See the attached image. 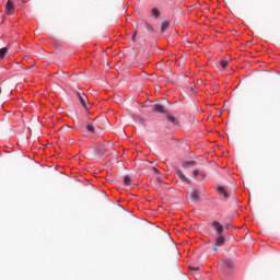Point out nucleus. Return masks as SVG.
Here are the masks:
<instances>
[{"instance_id": "2", "label": "nucleus", "mask_w": 280, "mask_h": 280, "mask_svg": "<svg viewBox=\"0 0 280 280\" xmlns=\"http://www.w3.org/2000/svg\"><path fill=\"white\" fill-rule=\"evenodd\" d=\"M224 244H226V238L221 234L215 240V245L213 246L214 253H218V246H224Z\"/></svg>"}, {"instance_id": "22", "label": "nucleus", "mask_w": 280, "mask_h": 280, "mask_svg": "<svg viewBox=\"0 0 280 280\" xmlns=\"http://www.w3.org/2000/svg\"><path fill=\"white\" fill-rule=\"evenodd\" d=\"M198 174H200V171L199 170H195L194 171V176H198Z\"/></svg>"}, {"instance_id": "9", "label": "nucleus", "mask_w": 280, "mask_h": 280, "mask_svg": "<svg viewBox=\"0 0 280 280\" xmlns=\"http://www.w3.org/2000/svg\"><path fill=\"white\" fill-rule=\"evenodd\" d=\"M153 113H165V106L161 104H155L152 106Z\"/></svg>"}, {"instance_id": "3", "label": "nucleus", "mask_w": 280, "mask_h": 280, "mask_svg": "<svg viewBox=\"0 0 280 280\" xmlns=\"http://www.w3.org/2000/svg\"><path fill=\"white\" fill-rule=\"evenodd\" d=\"M77 97L80 102V104L85 108V110H89V106L86 105V102H89V97H86L83 93L78 92Z\"/></svg>"}, {"instance_id": "7", "label": "nucleus", "mask_w": 280, "mask_h": 280, "mask_svg": "<svg viewBox=\"0 0 280 280\" xmlns=\"http://www.w3.org/2000/svg\"><path fill=\"white\" fill-rule=\"evenodd\" d=\"M189 200H191V202H198L200 200V192L192 190L189 195Z\"/></svg>"}, {"instance_id": "26", "label": "nucleus", "mask_w": 280, "mask_h": 280, "mask_svg": "<svg viewBox=\"0 0 280 280\" xmlns=\"http://www.w3.org/2000/svg\"><path fill=\"white\" fill-rule=\"evenodd\" d=\"M0 94H1V88H0Z\"/></svg>"}, {"instance_id": "25", "label": "nucleus", "mask_w": 280, "mask_h": 280, "mask_svg": "<svg viewBox=\"0 0 280 280\" xmlns=\"http://www.w3.org/2000/svg\"><path fill=\"white\" fill-rule=\"evenodd\" d=\"M226 226H231V223H226Z\"/></svg>"}, {"instance_id": "12", "label": "nucleus", "mask_w": 280, "mask_h": 280, "mask_svg": "<svg viewBox=\"0 0 280 280\" xmlns=\"http://www.w3.org/2000/svg\"><path fill=\"white\" fill-rule=\"evenodd\" d=\"M122 183L125 185L130 186V185H132V178H130L129 176H125V177H122Z\"/></svg>"}, {"instance_id": "21", "label": "nucleus", "mask_w": 280, "mask_h": 280, "mask_svg": "<svg viewBox=\"0 0 280 280\" xmlns=\"http://www.w3.org/2000/svg\"><path fill=\"white\" fill-rule=\"evenodd\" d=\"M131 40H133V43H137V32L133 33Z\"/></svg>"}, {"instance_id": "13", "label": "nucleus", "mask_w": 280, "mask_h": 280, "mask_svg": "<svg viewBox=\"0 0 280 280\" xmlns=\"http://www.w3.org/2000/svg\"><path fill=\"white\" fill-rule=\"evenodd\" d=\"M152 15L154 16V19H159V16H161V11H159V9L156 8H153Z\"/></svg>"}, {"instance_id": "5", "label": "nucleus", "mask_w": 280, "mask_h": 280, "mask_svg": "<svg viewBox=\"0 0 280 280\" xmlns=\"http://www.w3.org/2000/svg\"><path fill=\"white\" fill-rule=\"evenodd\" d=\"M5 14H8L9 16H12V14H14V2H12V0H8L5 4Z\"/></svg>"}, {"instance_id": "10", "label": "nucleus", "mask_w": 280, "mask_h": 280, "mask_svg": "<svg viewBox=\"0 0 280 280\" xmlns=\"http://www.w3.org/2000/svg\"><path fill=\"white\" fill-rule=\"evenodd\" d=\"M148 174H149V176H154L155 174H161V173L159 172V168H156V167L152 166V164H150Z\"/></svg>"}, {"instance_id": "14", "label": "nucleus", "mask_w": 280, "mask_h": 280, "mask_svg": "<svg viewBox=\"0 0 280 280\" xmlns=\"http://www.w3.org/2000/svg\"><path fill=\"white\" fill-rule=\"evenodd\" d=\"M7 54H8V47H3L0 49V58H5Z\"/></svg>"}, {"instance_id": "8", "label": "nucleus", "mask_w": 280, "mask_h": 280, "mask_svg": "<svg viewBox=\"0 0 280 280\" xmlns=\"http://www.w3.org/2000/svg\"><path fill=\"white\" fill-rule=\"evenodd\" d=\"M182 165L185 170H190V167H196V165H198V162L187 161V162H184Z\"/></svg>"}, {"instance_id": "23", "label": "nucleus", "mask_w": 280, "mask_h": 280, "mask_svg": "<svg viewBox=\"0 0 280 280\" xmlns=\"http://www.w3.org/2000/svg\"><path fill=\"white\" fill-rule=\"evenodd\" d=\"M190 270L198 271V270H200V268L199 267H190Z\"/></svg>"}, {"instance_id": "18", "label": "nucleus", "mask_w": 280, "mask_h": 280, "mask_svg": "<svg viewBox=\"0 0 280 280\" xmlns=\"http://www.w3.org/2000/svg\"><path fill=\"white\" fill-rule=\"evenodd\" d=\"M229 62L226 60H221L220 61V67H222V69H226Z\"/></svg>"}, {"instance_id": "17", "label": "nucleus", "mask_w": 280, "mask_h": 280, "mask_svg": "<svg viewBox=\"0 0 280 280\" xmlns=\"http://www.w3.org/2000/svg\"><path fill=\"white\" fill-rule=\"evenodd\" d=\"M167 120L171 122V124H176V117L172 116V115H168L167 116Z\"/></svg>"}, {"instance_id": "20", "label": "nucleus", "mask_w": 280, "mask_h": 280, "mask_svg": "<svg viewBox=\"0 0 280 280\" xmlns=\"http://www.w3.org/2000/svg\"><path fill=\"white\" fill-rule=\"evenodd\" d=\"M144 27L147 28L148 32H154V28L148 23H144Z\"/></svg>"}, {"instance_id": "11", "label": "nucleus", "mask_w": 280, "mask_h": 280, "mask_svg": "<svg viewBox=\"0 0 280 280\" xmlns=\"http://www.w3.org/2000/svg\"><path fill=\"white\" fill-rule=\"evenodd\" d=\"M167 30H170V22L164 21L161 25V32L164 33L167 32Z\"/></svg>"}, {"instance_id": "1", "label": "nucleus", "mask_w": 280, "mask_h": 280, "mask_svg": "<svg viewBox=\"0 0 280 280\" xmlns=\"http://www.w3.org/2000/svg\"><path fill=\"white\" fill-rule=\"evenodd\" d=\"M212 229L215 231L217 235H224V225H222L219 221L212 222Z\"/></svg>"}, {"instance_id": "15", "label": "nucleus", "mask_w": 280, "mask_h": 280, "mask_svg": "<svg viewBox=\"0 0 280 280\" xmlns=\"http://www.w3.org/2000/svg\"><path fill=\"white\" fill-rule=\"evenodd\" d=\"M85 128L88 132H92V133L95 132V127L93 125H86Z\"/></svg>"}, {"instance_id": "19", "label": "nucleus", "mask_w": 280, "mask_h": 280, "mask_svg": "<svg viewBox=\"0 0 280 280\" xmlns=\"http://www.w3.org/2000/svg\"><path fill=\"white\" fill-rule=\"evenodd\" d=\"M224 266L228 268H233V261L232 260H225Z\"/></svg>"}, {"instance_id": "6", "label": "nucleus", "mask_w": 280, "mask_h": 280, "mask_svg": "<svg viewBox=\"0 0 280 280\" xmlns=\"http://www.w3.org/2000/svg\"><path fill=\"white\" fill-rule=\"evenodd\" d=\"M217 191H218V194L223 196L225 198V200H229V198H231V195L229 194V191H226V188H224L223 186H218Z\"/></svg>"}, {"instance_id": "4", "label": "nucleus", "mask_w": 280, "mask_h": 280, "mask_svg": "<svg viewBox=\"0 0 280 280\" xmlns=\"http://www.w3.org/2000/svg\"><path fill=\"white\" fill-rule=\"evenodd\" d=\"M151 185H153V187H159V185H170V182H164L163 178L154 176L151 179Z\"/></svg>"}, {"instance_id": "24", "label": "nucleus", "mask_w": 280, "mask_h": 280, "mask_svg": "<svg viewBox=\"0 0 280 280\" xmlns=\"http://www.w3.org/2000/svg\"><path fill=\"white\" fill-rule=\"evenodd\" d=\"M177 174H179V176H183V173H180V171H177Z\"/></svg>"}, {"instance_id": "16", "label": "nucleus", "mask_w": 280, "mask_h": 280, "mask_svg": "<svg viewBox=\"0 0 280 280\" xmlns=\"http://www.w3.org/2000/svg\"><path fill=\"white\" fill-rule=\"evenodd\" d=\"M179 179L182 180V183H187L188 185L189 183H191V180H189L187 176H180Z\"/></svg>"}]
</instances>
